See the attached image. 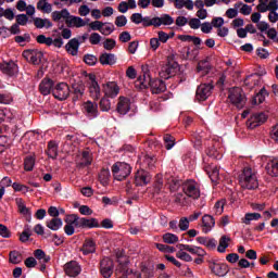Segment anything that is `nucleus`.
Segmentation results:
<instances>
[{
	"label": "nucleus",
	"mask_w": 278,
	"mask_h": 278,
	"mask_svg": "<svg viewBox=\"0 0 278 278\" xmlns=\"http://www.w3.org/2000/svg\"><path fill=\"white\" fill-rule=\"evenodd\" d=\"M103 92H104V97H108L110 99H115V97H118V92H121V88L116 83L109 81L105 85H103Z\"/></svg>",
	"instance_id": "obj_17"
},
{
	"label": "nucleus",
	"mask_w": 278,
	"mask_h": 278,
	"mask_svg": "<svg viewBox=\"0 0 278 278\" xmlns=\"http://www.w3.org/2000/svg\"><path fill=\"white\" fill-rule=\"evenodd\" d=\"M34 166H36V159L31 155H28L24 159V170L28 173L34 170Z\"/></svg>",
	"instance_id": "obj_42"
},
{
	"label": "nucleus",
	"mask_w": 278,
	"mask_h": 278,
	"mask_svg": "<svg viewBox=\"0 0 278 278\" xmlns=\"http://www.w3.org/2000/svg\"><path fill=\"white\" fill-rule=\"evenodd\" d=\"M65 24L67 27H86V21L79 16H71V20H66Z\"/></svg>",
	"instance_id": "obj_35"
},
{
	"label": "nucleus",
	"mask_w": 278,
	"mask_h": 278,
	"mask_svg": "<svg viewBox=\"0 0 278 278\" xmlns=\"http://www.w3.org/2000/svg\"><path fill=\"white\" fill-rule=\"evenodd\" d=\"M90 45H99L101 42V35L99 33H92L89 37Z\"/></svg>",
	"instance_id": "obj_63"
},
{
	"label": "nucleus",
	"mask_w": 278,
	"mask_h": 278,
	"mask_svg": "<svg viewBox=\"0 0 278 278\" xmlns=\"http://www.w3.org/2000/svg\"><path fill=\"white\" fill-rule=\"evenodd\" d=\"M63 225L64 223L60 217H53L52 219L46 222V227L51 229V231H59V229H62Z\"/></svg>",
	"instance_id": "obj_32"
},
{
	"label": "nucleus",
	"mask_w": 278,
	"mask_h": 278,
	"mask_svg": "<svg viewBox=\"0 0 278 278\" xmlns=\"http://www.w3.org/2000/svg\"><path fill=\"white\" fill-rule=\"evenodd\" d=\"M164 181L169 186V190L172 192H176V190H179L180 186H184V180L166 173L164 175Z\"/></svg>",
	"instance_id": "obj_19"
},
{
	"label": "nucleus",
	"mask_w": 278,
	"mask_h": 278,
	"mask_svg": "<svg viewBox=\"0 0 278 278\" xmlns=\"http://www.w3.org/2000/svg\"><path fill=\"white\" fill-rule=\"evenodd\" d=\"M83 111L85 116L92 121L93 118H97L99 116V105L97 102L87 101L83 104Z\"/></svg>",
	"instance_id": "obj_10"
},
{
	"label": "nucleus",
	"mask_w": 278,
	"mask_h": 278,
	"mask_svg": "<svg viewBox=\"0 0 278 278\" xmlns=\"http://www.w3.org/2000/svg\"><path fill=\"white\" fill-rule=\"evenodd\" d=\"M116 54L103 52L100 54L99 62L102 66H114L116 64Z\"/></svg>",
	"instance_id": "obj_29"
},
{
	"label": "nucleus",
	"mask_w": 278,
	"mask_h": 278,
	"mask_svg": "<svg viewBox=\"0 0 278 278\" xmlns=\"http://www.w3.org/2000/svg\"><path fill=\"white\" fill-rule=\"evenodd\" d=\"M266 121H268L266 113H255L250 119L249 128L255 129L256 127H260V125H264Z\"/></svg>",
	"instance_id": "obj_23"
},
{
	"label": "nucleus",
	"mask_w": 278,
	"mask_h": 278,
	"mask_svg": "<svg viewBox=\"0 0 278 278\" xmlns=\"http://www.w3.org/2000/svg\"><path fill=\"white\" fill-rule=\"evenodd\" d=\"M141 23H142V26L143 27H157V24H156V20L155 17H150V16H144L142 20H141Z\"/></svg>",
	"instance_id": "obj_49"
},
{
	"label": "nucleus",
	"mask_w": 278,
	"mask_h": 278,
	"mask_svg": "<svg viewBox=\"0 0 278 278\" xmlns=\"http://www.w3.org/2000/svg\"><path fill=\"white\" fill-rule=\"evenodd\" d=\"M100 273L104 278L112 277V274L114 273V262L110 258H103L100 262Z\"/></svg>",
	"instance_id": "obj_14"
},
{
	"label": "nucleus",
	"mask_w": 278,
	"mask_h": 278,
	"mask_svg": "<svg viewBox=\"0 0 278 278\" xmlns=\"http://www.w3.org/2000/svg\"><path fill=\"white\" fill-rule=\"evenodd\" d=\"M151 181V174L144 169H139L135 174V186H147Z\"/></svg>",
	"instance_id": "obj_18"
},
{
	"label": "nucleus",
	"mask_w": 278,
	"mask_h": 278,
	"mask_svg": "<svg viewBox=\"0 0 278 278\" xmlns=\"http://www.w3.org/2000/svg\"><path fill=\"white\" fill-rule=\"evenodd\" d=\"M228 99L232 105L242 110L247 103V97L242 94V89L240 87L230 88L228 91Z\"/></svg>",
	"instance_id": "obj_4"
},
{
	"label": "nucleus",
	"mask_w": 278,
	"mask_h": 278,
	"mask_svg": "<svg viewBox=\"0 0 278 278\" xmlns=\"http://www.w3.org/2000/svg\"><path fill=\"white\" fill-rule=\"evenodd\" d=\"M229 242H231V238L222 236L219 239V245L217 247L218 253H225L229 248Z\"/></svg>",
	"instance_id": "obj_37"
},
{
	"label": "nucleus",
	"mask_w": 278,
	"mask_h": 278,
	"mask_svg": "<svg viewBox=\"0 0 278 278\" xmlns=\"http://www.w3.org/2000/svg\"><path fill=\"white\" fill-rule=\"evenodd\" d=\"M163 140H164L165 149H167V151H170V149L175 147V137H173L172 135H165L163 137Z\"/></svg>",
	"instance_id": "obj_46"
},
{
	"label": "nucleus",
	"mask_w": 278,
	"mask_h": 278,
	"mask_svg": "<svg viewBox=\"0 0 278 278\" xmlns=\"http://www.w3.org/2000/svg\"><path fill=\"white\" fill-rule=\"evenodd\" d=\"M156 27H162V25L168 26L175 23V18L168 14H162L161 16H155Z\"/></svg>",
	"instance_id": "obj_31"
},
{
	"label": "nucleus",
	"mask_w": 278,
	"mask_h": 278,
	"mask_svg": "<svg viewBox=\"0 0 278 278\" xmlns=\"http://www.w3.org/2000/svg\"><path fill=\"white\" fill-rule=\"evenodd\" d=\"M215 226H216V219H214V216L210 214H205L202 217L203 233H210V231H212V229H214Z\"/></svg>",
	"instance_id": "obj_26"
},
{
	"label": "nucleus",
	"mask_w": 278,
	"mask_h": 278,
	"mask_svg": "<svg viewBox=\"0 0 278 278\" xmlns=\"http://www.w3.org/2000/svg\"><path fill=\"white\" fill-rule=\"evenodd\" d=\"M188 25L191 29H199L201 27V20L193 17L188 22Z\"/></svg>",
	"instance_id": "obj_61"
},
{
	"label": "nucleus",
	"mask_w": 278,
	"mask_h": 278,
	"mask_svg": "<svg viewBox=\"0 0 278 278\" xmlns=\"http://www.w3.org/2000/svg\"><path fill=\"white\" fill-rule=\"evenodd\" d=\"M212 90H214V85L212 83L201 84L198 86L195 91V100L197 101H207L210 97H212Z\"/></svg>",
	"instance_id": "obj_7"
},
{
	"label": "nucleus",
	"mask_w": 278,
	"mask_h": 278,
	"mask_svg": "<svg viewBox=\"0 0 278 278\" xmlns=\"http://www.w3.org/2000/svg\"><path fill=\"white\" fill-rule=\"evenodd\" d=\"M46 153L48 157H51V160H58V144L55 143V141L48 142V149Z\"/></svg>",
	"instance_id": "obj_36"
},
{
	"label": "nucleus",
	"mask_w": 278,
	"mask_h": 278,
	"mask_svg": "<svg viewBox=\"0 0 278 278\" xmlns=\"http://www.w3.org/2000/svg\"><path fill=\"white\" fill-rule=\"evenodd\" d=\"M92 164V156L89 151H83L81 157L76 162V167L81 170Z\"/></svg>",
	"instance_id": "obj_27"
},
{
	"label": "nucleus",
	"mask_w": 278,
	"mask_h": 278,
	"mask_svg": "<svg viewBox=\"0 0 278 278\" xmlns=\"http://www.w3.org/2000/svg\"><path fill=\"white\" fill-rule=\"evenodd\" d=\"M100 110L102 112H110V110H112V102H110V99L105 96L100 100Z\"/></svg>",
	"instance_id": "obj_45"
},
{
	"label": "nucleus",
	"mask_w": 278,
	"mask_h": 278,
	"mask_svg": "<svg viewBox=\"0 0 278 278\" xmlns=\"http://www.w3.org/2000/svg\"><path fill=\"white\" fill-rule=\"evenodd\" d=\"M81 217H79V215L77 214H70L65 216L64 222L66 223V225H72L76 228L79 229V220Z\"/></svg>",
	"instance_id": "obj_38"
},
{
	"label": "nucleus",
	"mask_w": 278,
	"mask_h": 278,
	"mask_svg": "<svg viewBox=\"0 0 278 278\" xmlns=\"http://www.w3.org/2000/svg\"><path fill=\"white\" fill-rule=\"evenodd\" d=\"M115 25H116V27H125V25H127V16L118 15L115 18Z\"/></svg>",
	"instance_id": "obj_58"
},
{
	"label": "nucleus",
	"mask_w": 278,
	"mask_h": 278,
	"mask_svg": "<svg viewBox=\"0 0 278 278\" xmlns=\"http://www.w3.org/2000/svg\"><path fill=\"white\" fill-rule=\"evenodd\" d=\"M64 273L67 277H79L81 275V265L77 261H70L64 265Z\"/></svg>",
	"instance_id": "obj_12"
},
{
	"label": "nucleus",
	"mask_w": 278,
	"mask_h": 278,
	"mask_svg": "<svg viewBox=\"0 0 278 278\" xmlns=\"http://www.w3.org/2000/svg\"><path fill=\"white\" fill-rule=\"evenodd\" d=\"M182 191L190 199H199L201 197V190L199 189V184L197 181L189 179L182 182Z\"/></svg>",
	"instance_id": "obj_5"
},
{
	"label": "nucleus",
	"mask_w": 278,
	"mask_h": 278,
	"mask_svg": "<svg viewBox=\"0 0 278 278\" xmlns=\"http://www.w3.org/2000/svg\"><path fill=\"white\" fill-rule=\"evenodd\" d=\"M266 170L269 175H274L275 177H277V175H278V161L273 160V161L268 162L267 165H266Z\"/></svg>",
	"instance_id": "obj_40"
},
{
	"label": "nucleus",
	"mask_w": 278,
	"mask_h": 278,
	"mask_svg": "<svg viewBox=\"0 0 278 278\" xmlns=\"http://www.w3.org/2000/svg\"><path fill=\"white\" fill-rule=\"evenodd\" d=\"M55 87V83L51 78H43L39 84V92L43 97L53 93V88Z\"/></svg>",
	"instance_id": "obj_15"
},
{
	"label": "nucleus",
	"mask_w": 278,
	"mask_h": 278,
	"mask_svg": "<svg viewBox=\"0 0 278 278\" xmlns=\"http://www.w3.org/2000/svg\"><path fill=\"white\" fill-rule=\"evenodd\" d=\"M262 218V214L260 213H247L242 218V223L244 225H251V220H260Z\"/></svg>",
	"instance_id": "obj_41"
},
{
	"label": "nucleus",
	"mask_w": 278,
	"mask_h": 278,
	"mask_svg": "<svg viewBox=\"0 0 278 278\" xmlns=\"http://www.w3.org/2000/svg\"><path fill=\"white\" fill-rule=\"evenodd\" d=\"M17 207H18L20 214H22L23 216H30L31 210H29V208L25 205V203H23L22 201L17 202Z\"/></svg>",
	"instance_id": "obj_51"
},
{
	"label": "nucleus",
	"mask_w": 278,
	"mask_h": 278,
	"mask_svg": "<svg viewBox=\"0 0 278 278\" xmlns=\"http://www.w3.org/2000/svg\"><path fill=\"white\" fill-rule=\"evenodd\" d=\"M163 242H165V244H175V242H179V237H177V235L166 232L163 235Z\"/></svg>",
	"instance_id": "obj_44"
},
{
	"label": "nucleus",
	"mask_w": 278,
	"mask_h": 278,
	"mask_svg": "<svg viewBox=\"0 0 278 278\" xmlns=\"http://www.w3.org/2000/svg\"><path fill=\"white\" fill-rule=\"evenodd\" d=\"M89 92L91 97L98 101V99H101V87L99 86V83L97 81V76L94 74H89Z\"/></svg>",
	"instance_id": "obj_13"
},
{
	"label": "nucleus",
	"mask_w": 278,
	"mask_h": 278,
	"mask_svg": "<svg viewBox=\"0 0 278 278\" xmlns=\"http://www.w3.org/2000/svg\"><path fill=\"white\" fill-rule=\"evenodd\" d=\"M269 92L263 87L258 92H256L251 100L252 105H262L266 101V97H269Z\"/></svg>",
	"instance_id": "obj_30"
},
{
	"label": "nucleus",
	"mask_w": 278,
	"mask_h": 278,
	"mask_svg": "<svg viewBox=\"0 0 278 278\" xmlns=\"http://www.w3.org/2000/svg\"><path fill=\"white\" fill-rule=\"evenodd\" d=\"M198 71H203L207 74L210 71H212V66L207 60H203L198 64Z\"/></svg>",
	"instance_id": "obj_52"
},
{
	"label": "nucleus",
	"mask_w": 278,
	"mask_h": 278,
	"mask_svg": "<svg viewBox=\"0 0 278 278\" xmlns=\"http://www.w3.org/2000/svg\"><path fill=\"white\" fill-rule=\"evenodd\" d=\"M0 103L4 105H9V103H12V94L8 92H0Z\"/></svg>",
	"instance_id": "obj_55"
},
{
	"label": "nucleus",
	"mask_w": 278,
	"mask_h": 278,
	"mask_svg": "<svg viewBox=\"0 0 278 278\" xmlns=\"http://www.w3.org/2000/svg\"><path fill=\"white\" fill-rule=\"evenodd\" d=\"M239 186L243 190H257L260 188V181L257 180V174L251 167H244L238 176Z\"/></svg>",
	"instance_id": "obj_2"
},
{
	"label": "nucleus",
	"mask_w": 278,
	"mask_h": 278,
	"mask_svg": "<svg viewBox=\"0 0 278 278\" xmlns=\"http://www.w3.org/2000/svg\"><path fill=\"white\" fill-rule=\"evenodd\" d=\"M177 71H179V63H168L163 67L160 75L163 77V79H170V77H175V75H177Z\"/></svg>",
	"instance_id": "obj_16"
},
{
	"label": "nucleus",
	"mask_w": 278,
	"mask_h": 278,
	"mask_svg": "<svg viewBox=\"0 0 278 278\" xmlns=\"http://www.w3.org/2000/svg\"><path fill=\"white\" fill-rule=\"evenodd\" d=\"M200 27L203 34H212V29H213L212 23L204 22L203 24L200 25Z\"/></svg>",
	"instance_id": "obj_62"
},
{
	"label": "nucleus",
	"mask_w": 278,
	"mask_h": 278,
	"mask_svg": "<svg viewBox=\"0 0 278 278\" xmlns=\"http://www.w3.org/2000/svg\"><path fill=\"white\" fill-rule=\"evenodd\" d=\"M103 47L106 51H112V49H114V47H116V40L106 39L103 43Z\"/></svg>",
	"instance_id": "obj_64"
},
{
	"label": "nucleus",
	"mask_w": 278,
	"mask_h": 278,
	"mask_svg": "<svg viewBox=\"0 0 278 278\" xmlns=\"http://www.w3.org/2000/svg\"><path fill=\"white\" fill-rule=\"evenodd\" d=\"M176 257H178V260H182L184 262H192V256L187 252L178 251L176 253Z\"/></svg>",
	"instance_id": "obj_57"
},
{
	"label": "nucleus",
	"mask_w": 278,
	"mask_h": 278,
	"mask_svg": "<svg viewBox=\"0 0 278 278\" xmlns=\"http://www.w3.org/2000/svg\"><path fill=\"white\" fill-rule=\"evenodd\" d=\"M0 71L4 75H8L9 77H14L16 73H18V65L14 62H3L0 63Z\"/></svg>",
	"instance_id": "obj_21"
},
{
	"label": "nucleus",
	"mask_w": 278,
	"mask_h": 278,
	"mask_svg": "<svg viewBox=\"0 0 278 278\" xmlns=\"http://www.w3.org/2000/svg\"><path fill=\"white\" fill-rule=\"evenodd\" d=\"M103 25H105V23L100 21H94L89 24V27L90 29H92V31H101V29L103 28Z\"/></svg>",
	"instance_id": "obj_56"
},
{
	"label": "nucleus",
	"mask_w": 278,
	"mask_h": 278,
	"mask_svg": "<svg viewBox=\"0 0 278 278\" xmlns=\"http://www.w3.org/2000/svg\"><path fill=\"white\" fill-rule=\"evenodd\" d=\"M135 86L136 88H140V90H147V88H151V92L153 94L166 92V83L159 78H151L147 72L143 73V77L140 76L138 78Z\"/></svg>",
	"instance_id": "obj_1"
},
{
	"label": "nucleus",
	"mask_w": 278,
	"mask_h": 278,
	"mask_svg": "<svg viewBox=\"0 0 278 278\" xmlns=\"http://www.w3.org/2000/svg\"><path fill=\"white\" fill-rule=\"evenodd\" d=\"M84 255H90L92 253H97V242L93 239H85L83 248L80 249Z\"/></svg>",
	"instance_id": "obj_28"
},
{
	"label": "nucleus",
	"mask_w": 278,
	"mask_h": 278,
	"mask_svg": "<svg viewBox=\"0 0 278 278\" xmlns=\"http://www.w3.org/2000/svg\"><path fill=\"white\" fill-rule=\"evenodd\" d=\"M131 110V100L129 98L119 97L116 111L118 114H122V116H125Z\"/></svg>",
	"instance_id": "obj_25"
},
{
	"label": "nucleus",
	"mask_w": 278,
	"mask_h": 278,
	"mask_svg": "<svg viewBox=\"0 0 278 278\" xmlns=\"http://www.w3.org/2000/svg\"><path fill=\"white\" fill-rule=\"evenodd\" d=\"M29 238H31V229L29 228V225H25L23 232L20 235V240L22 242H27Z\"/></svg>",
	"instance_id": "obj_47"
},
{
	"label": "nucleus",
	"mask_w": 278,
	"mask_h": 278,
	"mask_svg": "<svg viewBox=\"0 0 278 278\" xmlns=\"http://www.w3.org/2000/svg\"><path fill=\"white\" fill-rule=\"evenodd\" d=\"M16 24L17 25H22V27H25V25H27V23H29V17H27L26 14H18L15 17Z\"/></svg>",
	"instance_id": "obj_53"
},
{
	"label": "nucleus",
	"mask_w": 278,
	"mask_h": 278,
	"mask_svg": "<svg viewBox=\"0 0 278 278\" xmlns=\"http://www.w3.org/2000/svg\"><path fill=\"white\" fill-rule=\"evenodd\" d=\"M52 94L58 101H66L71 97V87L66 83H59L52 89Z\"/></svg>",
	"instance_id": "obj_6"
},
{
	"label": "nucleus",
	"mask_w": 278,
	"mask_h": 278,
	"mask_svg": "<svg viewBox=\"0 0 278 278\" xmlns=\"http://www.w3.org/2000/svg\"><path fill=\"white\" fill-rule=\"evenodd\" d=\"M86 92V85H84V81H78L72 84L71 92L72 94V101H81L84 99V93Z\"/></svg>",
	"instance_id": "obj_9"
},
{
	"label": "nucleus",
	"mask_w": 278,
	"mask_h": 278,
	"mask_svg": "<svg viewBox=\"0 0 278 278\" xmlns=\"http://www.w3.org/2000/svg\"><path fill=\"white\" fill-rule=\"evenodd\" d=\"M0 236L2 238H11L12 237V232L10 231V229L7 228L5 225L0 224Z\"/></svg>",
	"instance_id": "obj_59"
},
{
	"label": "nucleus",
	"mask_w": 278,
	"mask_h": 278,
	"mask_svg": "<svg viewBox=\"0 0 278 278\" xmlns=\"http://www.w3.org/2000/svg\"><path fill=\"white\" fill-rule=\"evenodd\" d=\"M153 270H155V267L152 263L144 264L141 267V271L143 273V275H147V277H153Z\"/></svg>",
	"instance_id": "obj_48"
},
{
	"label": "nucleus",
	"mask_w": 278,
	"mask_h": 278,
	"mask_svg": "<svg viewBox=\"0 0 278 278\" xmlns=\"http://www.w3.org/2000/svg\"><path fill=\"white\" fill-rule=\"evenodd\" d=\"M212 27H216L217 29L225 25V20L223 17H214L211 22Z\"/></svg>",
	"instance_id": "obj_60"
},
{
	"label": "nucleus",
	"mask_w": 278,
	"mask_h": 278,
	"mask_svg": "<svg viewBox=\"0 0 278 278\" xmlns=\"http://www.w3.org/2000/svg\"><path fill=\"white\" fill-rule=\"evenodd\" d=\"M218 141L210 140L207 143L206 155L213 160H222L223 154L218 151Z\"/></svg>",
	"instance_id": "obj_22"
},
{
	"label": "nucleus",
	"mask_w": 278,
	"mask_h": 278,
	"mask_svg": "<svg viewBox=\"0 0 278 278\" xmlns=\"http://www.w3.org/2000/svg\"><path fill=\"white\" fill-rule=\"evenodd\" d=\"M215 216H220L225 212V202L217 201L213 207Z\"/></svg>",
	"instance_id": "obj_50"
},
{
	"label": "nucleus",
	"mask_w": 278,
	"mask_h": 278,
	"mask_svg": "<svg viewBox=\"0 0 278 278\" xmlns=\"http://www.w3.org/2000/svg\"><path fill=\"white\" fill-rule=\"evenodd\" d=\"M99 227H101V225L99 224V219L94 217H80L79 219L78 229H97Z\"/></svg>",
	"instance_id": "obj_20"
},
{
	"label": "nucleus",
	"mask_w": 278,
	"mask_h": 278,
	"mask_svg": "<svg viewBox=\"0 0 278 278\" xmlns=\"http://www.w3.org/2000/svg\"><path fill=\"white\" fill-rule=\"evenodd\" d=\"M117 270H119L122 275L121 278H142L141 273H134V269H129L128 262L119 263Z\"/></svg>",
	"instance_id": "obj_11"
},
{
	"label": "nucleus",
	"mask_w": 278,
	"mask_h": 278,
	"mask_svg": "<svg viewBox=\"0 0 278 278\" xmlns=\"http://www.w3.org/2000/svg\"><path fill=\"white\" fill-rule=\"evenodd\" d=\"M33 21L37 29H42L43 27H46V29H51V27H53V23H51L49 18L34 17Z\"/></svg>",
	"instance_id": "obj_34"
},
{
	"label": "nucleus",
	"mask_w": 278,
	"mask_h": 278,
	"mask_svg": "<svg viewBox=\"0 0 278 278\" xmlns=\"http://www.w3.org/2000/svg\"><path fill=\"white\" fill-rule=\"evenodd\" d=\"M79 39L73 38L66 43L65 49L66 51H71V55L75 56L79 53Z\"/></svg>",
	"instance_id": "obj_33"
},
{
	"label": "nucleus",
	"mask_w": 278,
	"mask_h": 278,
	"mask_svg": "<svg viewBox=\"0 0 278 278\" xmlns=\"http://www.w3.org/2000/svg\"><path fill=\"white\" fill-rule=\"evenodd\" d=\"M180 231H188L190 227V220L187 217H181L178 224Z\"/></svg>",
	"instance_id": "obj_54"
},
{
	"label": "nucleus",
	"mask_w": 278,
	"mask_h": 278,
	"mask_svg": "<svg viewBox=\"0 0 278 278\" xmlns=\"http://www.w3.org/2000/svg\"><path fill=\"white\" fill-rule=\"evenodd\" d=\"M83 61L87 66H97V62H99V59L94 54H85L83 56Z\"/></svg>",
	"instance_id": "obj_43"
},
{
	"label": "nucleus",
	"mask_w": 278,
	"mask_h": 278,
	"mask_svg": "<svg viewBox=\"0 0 278 278\" xmlns=\"http://www.w3.org/2000/svg\"><path fill=\"white\" fill-rule=\"evenodd\" d=\"M23 58L30 62V64H34L35 66H38V64H41L42 58H45V54L40 50H24L22 53Z\"/></svg>",
	"instance_id": "obj_8"
},
{
	"label": "nucleus",
	"mask_w": 278,
	"mask_h": 278,
	"mask_svg": "<svg viewBox=\"0 0 278 278\" xmlns=\"http://www.w3.org/2000/svg\"><path fill=\"white\" fill-rule=\"evenodd\" d=\"M210 269L217 277H225V275H227V273H229L227 264H225V263H216V262L210 263Z\"/></svg>",
	"instance_id": "obj_24"
},
{
	"label": "nucleus",
	"mask_w": 278,
	"mask_h": 278,
	"mask_svg": "<svg viewBox=\"0 0 278 278\" xmlns=\"http://www.w3.org/2000/svg\"><path fill=\"white\" fill-rule=\"evenodd\" d=\"M9 261L11 264H21V262H23V254L16 250H13L9 253Z\"/></svg>",
	"instance_id": "obj_39"
},
{
	"label": "nucleus",
	"mask_w": 278,
	"mask_h": 278,
	"mask_svg": "<svg viewBox=\"0 0 278 278\" xmlns=\"http://www.w3.org/2000/svg\"><path fill=\"white\" fill-rule=\"evenodd\" d=\"M111 170L114 179L117 181H125V179L131 175V165L125 162H117L113 164Z\"/></svg>",
	"instance_id": "obj_3"
}]
</instances>
